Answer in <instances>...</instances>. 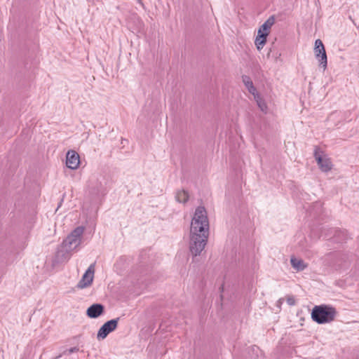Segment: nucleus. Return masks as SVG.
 <instances>
[{"instance_id":"nucleus-5","label":"nucleus","mask_w":359,"mask_h":359,"mask_svg":"<svg viewBox=\"0 0 359 359\" xmlns=\"http://www.w3.org/2000/svg\"><path fill=\"white\" fill-rule=\"evenodd\" d=\"M314 54L320 66L325 69L327 65V58L325 46L320 39H316L315 41Z\"/></svg>"},{"instance_id":"nucleus-6","label":"nucleus","mask_w":359,"mask_h":359,"mask_svg":"<svg viewBox=\"0 0 359 359\" xmlns=\"http://www.w3.org/2000/svg\"><path fill=\"white\" fill-rule=\"evenodd\" d=\"M95 273V264H92L89 266L88 269L83 275L81 279L77 284V287L79 289H83L89 287L93 280Z\"/></svg>"},{"instance_id":"nucleus-18","label":"nucleus","mask_w":359,"mask_h":359,"mask_svg":"<svg viewBox=\"0 0 359 359\" xmlns=\"http://www.w3.org/2000/svg\"><path fill=\"white\" fill-rule=\"evenodd\" d=\"M248 90L249 91L250 93H251L252 95H253L254 96V99L255 98V95H259L257 92V90L256 88H255L254 85H252L251 86H250L249 88H248Z\"/></svg>"},{"instance_id":"nucleus-7","label":"nucleus","mask_w":359,"mask_h":359,"mask_svg":"<svg viewBox=\"0 0 359 359\" xmlns=\"http://www.w3.org/2000/svg\"><path fill=\"white\" fill-rule=\"evenodd\" d=\"M118 320L119 318H117L106 322L98 330L97 338L102 339L106 338L110 332L116 329Z\"/></svg>"},{"instance_id":"nucleus-13","label":"nucleus","mask_w":359,"mask_h":359,"mask_svg":"<svg viewBox=\"0 0 359 359\" xmlns=\"http://www.w3.org/2000/svg\"><path fill=\"white\" fill-rule=\"evenodd\" d=\"M266 39L267 37L265 36V34L257 33V36L255 41V44L259 50H262L266 44Z\"/></svg>"},{"instance_id":"nucleus-10","label":"nucleus","mask_w":359,"mask_h":359,"mask_svg":"<svg viewBox=\"0 0 359 359\" xmlns=\"http://www.w3.org/2000/svg\"><path fill=\"white\" fill-rule=\"evenodd\" d=\"M104 312V306L100 304H94L91 305L86 311V314L91 318H96Z\"/></svg>"},{"instance_id":"nucleus-3","label":"nucleus","mask_w":359,"mask_h":359,"mask_svg":"<svg viewBox=\"0 0 359 359\" xmlns=\"http://www.w3.org/2000/svg\"><path fill=\"white\" fill-rule=\"evenodd\" d=\"M337 312L332 306L321 304L315 306L311 312V318L318 324H325L333 321Z\"/></svg>"},{"instance_id":"nucleus-4","label":"nucleus","mask_w":359,"mask_h":359,"mask_svg":"<svg viewBox=\"0 0 359 359\" xmlns=\"http://www.w3.org/2000/svg\"><path fill=\"white\" fill-rule=\"evenodd\" d=\"M208 239L189 236V249L193 257L201 255L207 245Z\"/></svg>"},{"instance_id":"nucleus-8","label":"nucleus","mask_w":359,"mask_h":359,"mask_svg":"<svg viewBox=\"0 0 359 359\" xmlns=\"http://www.w3.org/2000/svg\"><path fill=\"white\" fill-rule=\"evenodd\" d=\"M79 164L80 159L79 154L75 151H69L66 156L67 166L72 170H75L79 167Z\"/></svg>"},{"instance_id":"nucleus-17","label":"nucleus","mask_w":359,"mask_h":359,"mask_svg":"<svg viewBox=\"0 0 359 359\" xmlns=\"http://www.w3.org/2000/svg\"><path fill=\"white\" fill-rule=\"evenodd\" d=\"M286 301L290 306H294L296 303L294 297L290 295L286 297Z\"/></svg>"},{"instance_id":"nucleus-12","label":"nucleus","mask_w":359,"mask_h":359,"mask_svg":"<svg viewBox=\"0 0 359 359\" xmlns=\"http://www.w3.org/2000/svg\"><path fill=\"white\" fill-rule=\"evenodd\" d=\"M290 264L292 268L297 271H304L308 266V264L305 263L303 259L295 257H292L290 258Z\"/></svg>"},{"instance_id":"nucleus-15","label":"nucleus","mask_w":359,"mask_h":359,"mask_svg":"<svg viewBox=\"0 0 359 359\" xmlns=\"http://www.w3.org/2000/svg\"><path fill=\"white\" fill-rule=\"evenodd\" d=\"M255 100L256 101L259 108L264 113H267V105L264 100L260 97V95H255Z\"/></svg>"},{"instance_id":"nucleus-19","label":"nucleus","mask_w":359,"mask_h":359,"mask_svg":"<svg viewBox=\"0 0 359 359\" xmlns=\"http://www.w3.org/2000/svg\"><path fill=\"white\" fill-rule=\"evenodd\" d=\"M79 351V348H76V347H72L68 350H67L66 351L68 352V354H71L72 353H74V352H76Z\"/></svg>"},{"instance_id":"nucleus-14","label":"nucleus","mask_w":359,"mask_h":359,"mask_svg":"<svg viewBox=\"0 0 359 359\" xmlns=\"http://www.w3.org/2000/svg\"><path fill=\"white\" fill-rule=\"evenodd\" d=\"M189 194L187 191H184V190H182V191H178L176 194V200L179 202V203H185L186 202L188 201L189 200Z\"/></svg>"},{"instance_id":"nucleus-1","label":"nucleus","mask_w":359,"mask_h":359,"mask_svg":"<svg viewBox=\"0 0 359 359\" xmlns=\"http://www.w3.org/2000/svg\"><path fill=\"white\" fill-rule=\"evenodd\" d=\"M209 227V220L205 208L198 207L191 220L189 236L208 239Z\"/></svg>"},{"instance_id":"nucleus-2","label":"nucleus","mask_w":359,"mask_h":359,"mask_svg":"<svg viewBox=\"0 0 359 359\" xmlns=\"http://www.w3.org/2000/svg\"><path fill=\"white\" fill-rule=\"evenodd\" d=\"M84 231L85 228L83 226H78L64 240L62 248H64L65 251L63 250H58L56 255V257L59 261L63 262L69 259L71 256L70 252L76 250L81 244Z\"/></svg>"},{"instance_id":"nucleus-11","label":"nucleus","mask_w":359,"mask_h":359,"mask_svg":"<svg viewBox=\"0 0 359 359\" xmlns=\"http://www.w3.org/2000/svg\"><path fill=\"white\" fill-rule=\"evenodd\" d=\"M274 23H275L274 16L269 17L264 22V23L260 26V27L258 29L257 33L265 34V36L267 37L270 33V30H271L272 26L274 25Z\"/></svg>"},{"instance_id":"nucleus-16","label":"nucleus","mask_w":359,"mask_h":359,"mask_svg":"<svg viewBox=\"0 0 359 359\" xmlns=\"http://www.w3.org/2000/svg\"><path fill=\"white\" fill-rule=\"evenodd\" d=\"M242 81L247 88L253 85V83L251 81L250 78L248 76H243Z\"/></svg>"},{"instance_id":"nucleus-20","label":"nucleus","mask_w":359,"mask_h":359,"mask_svg":"<svg viewBox=\"0 0 359 359\" xmlns=\"http://www.w3.org/2000/svg\"><path fill=\"white\" fill-rule=\"evenodd\" d=\"M283 299H280L278 302H279L280 303H282V302H283Z\"/></svg>"},{"instance_id":"nucleus-9","label":"nucleus","mask_w":359,"mask_h":359,"mask_svg":"<svg viewBox=\"0 0 359 359\" xmlns=\"http://www.w3.org/2000/svg\"><path fill=\"white\" fill-rule=\"evenodd\" d=\"M315 158L318 163V166L323 172H328L332 169V164L330 160L327 158H323L315 153Z\"/></svg>"}]
</instances>
